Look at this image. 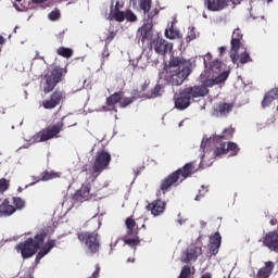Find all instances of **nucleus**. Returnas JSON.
Wrapping results in <instances>:
<instances>
[{"instance_id": "47", "label": "nucleus", "mask_w": 278, "mask_h": 278, "mask_svg": "<svg viewBox=\"0 0 278 278\" xmlns=\"http://www.w3.org/2000/svg\"><path fill=\"white\" fill-rule=\"evenodd\" d=\"M210 58H212V54H206L204 58V64L205 66H207V60H210Z\"/></svg>"}, {"instance_id": "20", "label": "nucleus", "mask_w": 278, "mask_h": 278, "mask_svg": "<svg viewBox=\"0 0 278 278\" xmlns=\"http://www.w3.org/2000/svg\"><path fill=\"white\" fill-rule=\"evenodd\" d=\"M242 47L240 42V38L236 37L231 39V50H230V60L233 64L238 65V60H240V55H238V49Z\"/></svg>"}, {"instance_id": "51", "label": "nucleus", "mask_w": 278, "mask_h": 278, "mask_svg": "<svg viewBox=\"0 0 278 278\" xmlns=\"http://www.w3.org/2000/svg\"><path fill=\"white\" fill-rule=\"evenodd\" d=\"M116 244H118V240H116L115 243H111V244H110L111 251H112L113 247H116Z\"/></svg>"}, {"instance_id": "25", "label": "nucleus", "mask_w": 278, "mask_h": 278, "mask_svg": "<svg viewBox=\"0 0 278 278\" xmlns=\"http://www.w3.org/2000/svg\"><path fill=\"white\" fill-rule=\"evenodd\" d=\"M273 268H275V264L273 262L265 263V266L258 269L256 278H268L273 273Z\"/></svg>"}, {"instance_id": "15", "label": "nucleus", "mask_w": 278, "mask_h": 278, "mask_svg": "<svg viewBox=\"0 0 278 278\" xmlns=\"http://www.w3.org/2000/svg\"><path fill=\"white\" fill-rule=\"evenodd\" d=\"M175 108L177 110H187V108H190V96L188 94V91L186 89L179 93L178 97H175Z\"/></svg>"}, {"instance_id": "32", "label": "nucleus", "mask_w": 278, "mask_h": 278, "mask_svg": "<svg viewBox=\"0 0 278 278\" xmlns=\"http://www.w3.org/2000/svg\"><path fill=\"white\" fill-rule=\"evenodd\" d=\"M58 177H60V173L47 172V173L43 174V176L41 177V181H49L50 179H58Z\"/></svg>"}, {"instance_id": "48", "label": "nucleus", "mask_w": 278, "mask_h": 278, "mask_svg": "<svg viewBox=\"0 0 278 278\" xmlns=\"http://www.w3.org/2000/svg\"><path fill=\"white\" fill-rule=\"evenodd\" d=\"M207 157V152H205L202 157H201V164H203V162H205V159Z\"/></svg>"}, {"instance_id": "38", "label": "nucleus", "mask_w": 278, "mask_h": 278, "mask_svg": "<svg viewBox=\"0 0 278 278\" xmlns=\"http://www.w3.org/2000/svg\"><path fill=\"white\" fill-rule=\"evenodd\" d=\"M8 188H10V182H8L4 178L0 179V192H5Z\"/></svg>"}, {"instance_id": "24", "label": "nucleus", "mask_w": 278, "mask_h": 278, "mask_svg": "<svg viewBox=\"0 0 278 278\" xmlns=\"http://www.w3.org/2000/svg\"><path fill=\"white\" fill-rule=\"evenodd\" d=\"M233 110V104L231 103H219L217 108H215V116H227Z\"/></svg>"}, {"instance_id": "19", "label": "nucleus", "mask_w": 278, "mask_h": 278, "mask_svg": "<svg viewBox=\"0 0 278 278\" xmlns=\"http://www.w3.org/2000/svg\"><path fill=\"white\" fill-rule=\"evenodd\" d=\"M205 5L211 12H220L227 8V0H206Z\"/></svg>"}, {"instance_id": "14", "label": "nucleus", "mask_w": 278, "mask_h": 278, "mask_svg": "<svg viewBox=\"0 0 278 278\" xmlns=\"http://www.w3.org/2000/svg\"><path fill=\"white\" fill-rule=\"evenodd\" d=\"M264 247L269 251L278 253V233L275 231L268 232L263 239Z\"/></svg>"}, {"instance_id": "46", "label": "nucleus", "mask_w": 278, "mask_h": 278, "mask_svg": "<svg viewBox=\"0 0 278 278\" xmlns=\"http://www.w3.org/2000/svg\"><path fill=\"white\" fill-rule=\"evenodd\" d=\"M49 0H31L33 3H36V4H40V3H45Z\"/></svg>"}, {"instance_id": "8", "label": "nucleus", "mask_w": 278, "mask_h": 278, "mask_svg": "<svg viewBox=\"0 0 278 278\" xmlns=\"http://www.w3.org/2000/svg\"><path fill=\"white\" fill-rule=\"evenodd\" d=\"M110 162H112V155L109 152H98L92 167V175H94L96 177L101 175V173H103V170H105V168L110 166Z\"/></svg>"}, {"instance_id": "49", "label": "nucleus", "mask_w": 278, "mask_h": 278, "mask_svg": "<svg viewBox=\"0 0 278 278\" xmlns=\"http://www.w3.org/2000/svg\"><path fill=\"white\" fill-rule=\"evenodd\" d=\"M223 53H225V47L219 48V54L223 55Z\"/></svg>"}, {"instance_id": "59", "label": "nucleus", "mask_w": 278, "mask_h": 278, "mask_svg": "<svg viewBox=\"0 0 278 278\" xmlns=\"http://www.w3.org/2000/svg\"><path fill=\"white\" fill-rule=\"evenodd\" d=\"M17 27H15L14 31L16 33Z\"/></svg>"}, {"instance_id": "17", "label": "nucleus", "mask_w": 278, "mask_h": 278, "mask_svg": "<svg viewBox=\"0 0 278 278\" xmlns=\"http://www.w3.org/2000/svg\"><path fill=\"white\" fill-rule=\"evenodd\" d=\"M148 210H150L152 216H160L164 214V210H166V202L162 200H155L148 205Z\"/></svg>"}, {"instance_id": "9", "label": "nucleus", "mask_w": 278, "mask_h": 278, "mask_svg": "<svg viewBox=\"0 0 278 278\" xmlns=\"http://www.w3.org/2000/svg\"><path fill=\"white\" fill-rule=\"evenodd\" d=\"M99 233L97 232H81L78 233V240L85 242L87 247V253L94 254L99 251Z\"/></svg>"}, {"instance_id": "3", "label": "nucleus", "mask_w": 278, "mask_h": 278, "mask_svg": "<svg viewBox=\"0 0 278 278\" xmlns=\"http://www.w3.org/2000/svg\"><path fill=\"white\" fill-rule=\"evenodd\" d=\"M45 238H47V232H40L35 237H29L16 244L15 251L21 253L23 260H29V257H34V255L38 253L35 260L36 264H38V262H40V260H42V257L46 255H49L51 249L55 247V240H48V242L45 244ZM41 244L45 245L41 248Z\"/></svg>"}, {"instance_id": "23", "label": "nucleus", "mask_w": 278, "mask_h": 278, "mask_svg": "<svg viewBox=\"0 0 278 278\" xmlns=\"http://www.w3.org/2000/svg\"><path fill=\"white\" fill-rule=\"evenodd\" d=\"M277 100H278V87L274 88L270 91H268L267 93H265L263 101H262V106L268 108V105H270V103H273V101H277Z\"/></svg>"}, {"instance_id": "41", "label": "nucleus", "mask_w": 278, "mask_h": 278, "mask_svg": "<svg viewBox=\"0 0 278 278\" xmlns=\"http://www.w3.org/2000/svg\"><path fill=\"white\" fill-rule=\"evenodd\" d=\"M177 223H178V225H186V223H188V219H187V218H184V217H179V218L177 219Z\"/></svg>"}, {"instance_id": "45", "label": "nucleus", "mask_w": 278, "mask_h": 278, "mask_svg": "<svg viewBox=\"0 0 278 278\" xmlns=\"http://www.w3.org/2000/svg\"><path fill=\"white\" fill-rule=\"evenodd\" d=\"M233 5H240L244 0H230Z\"/></svg>"}, {"instance_id": "1", "label": "nucleus", "mask_w": 278, "mask_h": 278, "mask_svg": "<svg viewBox=\"0 0 278 278\" xmlns=\"http://www.w3.org/2000/svg\"><path fill=\"white\" fill-rule=\"evenodd\" d=\"M229 77V71H223V63L216 60L213 61L207 70H205L200 78L202 81L201 86L189 87L185 89L190 99H198L199 97H205L210 90L207 88H213V86H218L225 84Z\"/></svg>"}, {"instance_id": "16", "label": "nucleus", "mask_w": 278, "mask_h": 278, "mask_svg": "<svg viewBox=\"0 0 278 278\" xmlns=\"http://www.w3.org/2000/svg\"><path fill=\"white\" fill-rule=\"evenodd\" d=\"M62 99H64V93L62 91H55L51 96V99L42 102V105L46 110H53V108L60 105V101H62Z\"/></svg>"}, {"instance_id": "6", "label": "nucleus", "mask_w": 278, "mask_h": 278, "mask_svg": "<svg viewBox=\"0 0 278 278\" xmlns=\"http://www.w3.org/2000/svg\"><path fill=\"white\" fill-rule=\"evenodd\" d=\"M194 164L197 163H187L184 167L179 168L178 170L169 175L167 178H165L161 182V190L163 191V194L166 193V190L170 188V186H177L181 184V181H185V179H188L190 175H194V173H197Z\"/></svg>"}, {"instance_id": "52", "label": "nucleus", "mask_w": 278, "mask_h": 278, "mask_svg": "<svg viewBox=\"0 0 278 278\" xmlns=\"http://www.w3.org/2000/svg\"><path fill=\"white\" fill-rule=\"evenodd\" d=\"M201 278H212V275H210V274H204Z\"/></svg>"}, {"instance_id": "50", "label": "nucleus", "mask_w": 278, "mask_h": 278, "mask_svg": "<svg viewBox=\"0 0 278 278\" xmlns=\"http://www.w3.org/2000/svg\"><path fill=\"white\" fill-rule=\"evenodd\" d=\"M201 197H203V194H201V191H200V194H198V195L195 197V201H201Z\"/></svg>"}, {"instance_id": "35", "label": "nucleus", "mask_w": 278, "mask_h": 278, "mask_svg": "<svg viewBox=\"0 0 278 278\" xmlns=\"http://www.w3.org/2000/svg\"><path fill=\"white\" fill-rule=\"evenodd\" d=\"M239 62L240 64H248V62H251V55H249V52H243L240 56H239Z\"/></svg>"}, {"instance_id": "39", "label": "nucleus", "mask_w": 278, "mask_h": 278, "mask_svg": "<svg viewBox=\"0 0 278 278\" xmlns=\"http://www.w3.org/2000/svg\"><path fill=\"white\" fill-rule=\"evenodd\" d=\"M124 242L128 247H138V244H140V240L138 239H124Z\"/></svg>"}, {"instance_id": "44", "label": "nucleus", "mask_w": 278, "mask_h": 278, "mask_svg": "<svg viewBox=\"0 0 278 278\" xmlns=\"http://www.w3.org/2000/svg\"><path fill=\"white\" fill-rule=\"evenodd\" d=\"M112 40H114V37H106V38L104 39L105 47H108V45H110V42H112Z\"/></svg>"}, {"instance_id": "43", "label": "nucleus", "mask_w": 278, "mask_h": 278, "mask_svg": "<svg viewBox=\"0 0 278 278\" xmlns=\"http://www.w3.org/2000/svg\"><path fill=\"white\" fill-rule=\"evenodd\" d=\"M188 36H197V28H194V26L190 28Z\"/></svg>"}, {"instance_id": "55", "label": "nucleus", "mask_w": 278, "mask_h": 278, "mask_svg": "<svg viewBox=\"0 0 278 278\" xmlns=\"http://www.w3.org/2000/svg\"><path fill=\"white\" fill-rule=\"evenodd\" d=\"M167 38H169L170 40H175V36H173V37L167 36Z\"/></svg>"}, {"instance_id": "60", "label": "nucleus", "mask_w": 278, "mask_h": 278, "mask_svg": "<svg viewBox=\"0 0 278 278\" xmlns=\"http://www.w3.org/2000/svg\"><path fill=\"white\" fill-rule=\"evenodd\" d=\"M128 262H131V258H128Z\"/></svg>"}, {"instance_id": "31", "label": "nucleus", "mask_w": 278, "mask_h": 278, "mask_svg": "<svg viewBox=\"0 0 278 278\" xmlns=\"http://www.w3.org/2000/svg\"><path fill=\"white\" fill-rule=\"evenodd\" d=\"M124 16L125 21H127L128 23H136V21H138V16L135 15L131 10H126Z\"/></svg>"}, {"instance_id": "7", "label": "nucleus", "mask_w": 278, "mask_h": 278, "mask_svg": "<svg viewBox=\"0 0 278 278\" xmlns=\"http://www.w3.org/2000/svg\"><path fill=\"white\" fill-rule=\"evenodd\" d=\"M62 79V68L54 67L53 70H48L43 77V92L49 93L60 84Z\"/></svg>"}, {"instance_id": "34", "label": "nucleus", "mask_w": 278, "mask_h": 278, "mask_svg": "<svg viewBox=\"0 0 278 278\" xmlns=\"http://www.w3.org/2000/svg\"><path fill=\"white\" fill-rule=\"evenodd\" d=\"M12 201L16 210H23V207H25V200L22 198H13Z\"/></svg>"}, {"instance_id": "22", "label": "nucleus", "mask_w": 278, "mask_h": 278, "mask_svg": "<svg viewBox=\"0 0 278 278\" xmlns=\"http://www.w3.org/2000/svg\"><path fill=\"white\" fill-rule=\"evenodd\" d=\"M16 212V207L14 205L10 204V200H4L0 204V217L5 218L8 216H12Z\"/></svg>"}, {"instance_id": "30", "label": "nucleus", "mask_w": 278, "mask_h": 278, "mask_svg": "<svg viewBox=\"0 0 278 278\" xmlns=\"http://www.w3.org/2000/svg\"><path fill=\"white\" fill-rule=\"evenodd\" d=\"M178 278H194L192 268L190 266H184Z\"/></svg>"}, {"instance_id": "26", "label": "nucleus", "mask_w": 278, "mask_h": 278, "mask_svg": "<svg viewBox=\"0 0 278 278\" xmlns=\"http://www.w3.org/2000/svg\"><path fill=\"white\" fill-rule=\"evenodd\" d=\"M140 36H153V22L144 23L139 29Z\"/></svg>"}, {"instance_id": "2", "label": "nucleus", "mask_w": 278, "mask_h": 278, "mask_svg": "<svg viewBox=\"0 0 278 278\" xmlns=\"http://www.w3.org/2000/svg\"><path fill=\"white\" fill-rule=\"evenodd\" d=\"M164 90V86L156 85L153 90L149 91V81H146L140 91H134L131 98H127L123 94V92H117L112 94L106 100L108 106L102 109V112H110L114 110L117 112L116 108H127V105H131L136 99H156V97H162V92Z\"/></svg>"}, {"instance_id": "33", "label": "nucleus", "mask_w": 278, "mask_h": 278, "mask_svg": "<svg viewBox=\"0 0 278 278\" xmlns=\"http://www.w3.org/2000/svg\"><path fill=\"white\" fill-rule=\"evenodd\" d=\"M126 227L128 229V236H131V233H134V229L136 228V222L131 217H128L126 219Z\"/></svg>"}, {"instance_id": "56", "label": "nucleus", "mask_w": 278, "mask_h": 278, "mask_svg": "<svg viewBox=\"0 0 278 278\" xmlns=\"http://www.w3.org/2000/svg\"><path fill=\"white\" fill-rule=\"evenodd\" d=\"M25 278H34V277H31V275H27Z\"/></svg>"}, {"instance_id": "42", "label": "nucleus", "mask_w": 278, "mask_h": 278, "mask_svg": "<svg viewBox=\"0 0 278 278\" xmlns=\"http://www.w3.org/2000/svg\"><path fill=\"white\" fill-rule=\"evenodd\" d=\"M232 36H242V29L236 28V29L232 31Z\"/></svg>"}, {"instance_id": "18", "label": "nucleus", "mask_w": 278, "mask_h": 278, "mask_svg": "<svg viewBox=\"0 0 278 278\" xmlns=\"http://www.w3.org/2000/svg\"><path fill=\"white\" fill-rule=\"evenodd\" d=\"M90 199V184H84L79 191H77L74 195V201H78L79 203H84V201H88Z\"/></svg>"}, {"instance_id": "10", "label": "nucleus", "mask_w": 278, "mask_h": 278, "mask_svg": "<svg viewBox=\"0 0 278 278\" xmlns=\"http://www.w3.org/2000/svg\"><path fill=\"white\" fill-rule=\"evenodd\" d=\"M60 131H62V123H58L54 126H50L39 131L37 135L34 136V142H47V140L55 138L56 135L60 134Z\"/></svg>"}, {"instance_id": "12", "label": "nucleus", "mask_w": 278, "mask_h": 278, "mask_svg": "<svg viewBox=\"0 0 278 278\" xmlns=\"http://www.w3.org/2000/svg\"><path fill=\"white\" fill-rule=\"evenodd\" d=\"M203 254V250L199 245H190L187 250L181 254L180 262L185 264H192V262H197L199 256Z\"/></svg>"}, {"instance_id": "27", "label": "nucleus", "mask_w": 278, "mask_h": 278, "mask_svg": "<svg viewBox=\"0 0 278 278\" xmlns=\"http://www.w3.org/2000/svg\"><path fill=\"white\" fill-rule=\"evenodd\" d=\"M180 36L179 28H177V21L170 23V25L165 29V36Z\"/></svg>"}, {"instance_id": "58", "label": "nucleus", "mask_w": 278, "mask_h": 278, "mask_svg": "<svg viewBox=\"0 0 278 278\" xmlns=\"http://www.w3.org/2000/svg\"><path fill=\"white\" fill-rule=\"evenodd\" d=\"M15 1L21 2L22 0H15Z\"/></svg>"}, {"instance_id": "36", "label": "nucleus", "mask_w": 278, "mask_h": 278, "mask_svg": "<svg viewBox=\"0 0 278 278\" xmlns=\"http://www.w3.org/2000/svg\"><path fill=\"white\" fill-rule=\"evenodd\" d=\"M60 10H54L52 12L49 13L48 17L50 21H59L60 20Z\"/></svg>"}, {"instance_id": "13", "label": "nucleus", "mask_w": 278, "mask_h": 278, "mask_svg": "<svg viewBox=\"0 0 278 278\" xmlns=\"http://www.w3.org/2000/svg\"><path fill=\"white\" fill-rule=\"evenodd\" d=\"M121 8H123V5H121V1H116L115 5L111 4L108 20L123 23L125 21V11H121Z\"/></svg>"}, {"instance_id": "37", "label": "nucleus", "mask_w": 278, "mask_h": 278, "mask_svg": "<svg viewBox=\"0 0 278 278\" xmlns=\"http://www.w3.org/2000/svg\"><path fill=\"white\" fill-rule=\"evenodd\" d=\"M236 268V263L226 261L224 263V271L229 273V270H233Z\"/></svg>"}, {"instance_id": "40", "label": "nucleus", "mask_w": 278, "mask_h": 278, "mask_svg": "<svg viewBox=\"0 0 278 278\" xmlns=\"http://www.w3.org/2000/svg\"><path fill=\"white\" fill-rule=\"evenodd\" d=\"M266 128V124L264 122H257L256 123V129L257 131H262V129Z\"/></svg>"}, {"instance_id": "53", "label": "nucleus", "mask_w": 278, "mask_h": 278, "mask_svg": "<svg viewBox=\"0 0 278 278\" xmlns=\"http://www.w3.org/2000/svg\"><path fill=\"white\" fill-rule=\"evenodd\" d=\"M68 205V200H65L64 202H63V206H67Z\"/></svg>"}, {"instance_id": "21", "label": "nucleus", "mask_w": 278, "mask_h": 278, "mask_svg": "<svg viewBox=\"0 0 278 278\" xmlns=\"http://www.w3.org/2000/svg\"><path fill=\"white\" fill-rule=\"evenodd\" d=\"M222 240L223 238L220 237V232H215L214 236L210 238L208 250L211 251L212 255H216L218 253Z\"/></svg>"}, {"instance_id": "4", "label": "nucleus", "mask_w": 278, "mask_h": 278, "mask_svg": "<svg viewBox=\"0 0 278 278\" xmlns=\"http://www.w3.org/2000/svg\"><path fill=\"white\" fill-rule=\"evenodd\" d=\"M192 63L184 58L173 56L165 65L163 75L168 86H181L190 76Z\"/></svg>"}, {"instance_id": "11", "label": "nucleus", "mask_w": 278, "mask_h": 278, "mask_svg": "<svg viewBox=\"0 0 278 278\" xmlns=\"http://www.w3.org/2000/svg\"><path fill=\"white\" fill-rule=\"evenodd\" d=\"M150 47L161 55H166V53H170L173 51V43L164 40L160 36L151 37Z\"/></svg>"}, {"instance_id": "5", "label": "nucleus", "mask_w": 278, "mask_h": 278, "mask_svg": "<svg viewBox=\"0 0 278 278\" xmlns=\"http://www.w3.org/2000/svg\"><path fill=\"white\" fill-rule=\"evenodd\" d=\"M231 136H233V129L228 128L223 131V136H214L208 139L204 138L202 139L201 149H203V151H207L213 142L215 144H218L219 142V144L216 147L214 151V155H216V157L220 155H225L226 153H230L231 156L238 155V144L233 142L227 143L223 141V140H229Z\"/></svg>"}, {"instance_id": "54", "label": "nucleus", "mask_w": 278, "mask_h": 278, "mask_svg": "<svg viewBox=\"0 0 278 278\" xmlns=\"http://www.w3.org/2000/svg\"><path fill=\"white\" fill-rule=\"evenodd\" d=\"M3 42H5V40H3V37L0 36V45H3Z\"/></svg>"}, {"instance_id": "57", "label": "nucleus", "mask_w": 278, "mask_h": 278, "mask_svg": "<svg viewBox=\"0 0 278 278\" xmlns=\"http://www.w3.org/2000/svg\"><path fill=\"white\" fill-rule=\"evenodd\" d=\"M184 125V122H181L180 124H179V127H181Z\"/></svg>"}, {"instance_id": "29", "label": "nucleus", "mask_w": 278, "mask_h": 278, "mask_svg": "<svg viewBox=\"0 0 278 278\" xmlns=\"http://www.w3.org/2000/svg\"><path fill=\"white\" fill-rule=\"evenodd\" d=\"M152 0H139V8L144 14H148L151 10Z\"/></svg>"}, {"instance_id": "28", "label": "nucleus", "mask_w": 278, "mask_h": 278, "mask_svg": "<svg viewBox=\"0 0 278 278\" xmlns=\"http://www.w3.org/2000/svg\"><path fill=\"white\" fill-rule=\"evenodd\" d=\"M56 53L62 58H73V49H70V48H64V47L58 48Z\"/></svg>"}]
</instances>
